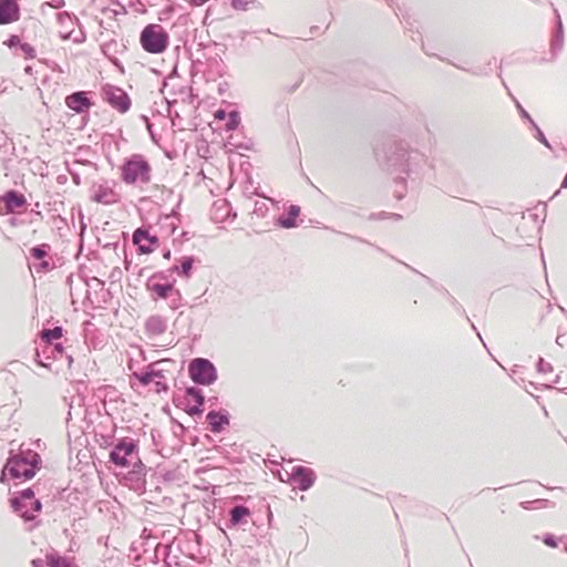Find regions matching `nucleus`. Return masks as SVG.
I'll return each instance as SVG.
<instances>
[{
    "mask_svg": "<svg viewBox=\"0 0 567 567\" xmlns=\"http://www.w3.org/2000/svg\"><path fill=\"white\" fill-rule=\"evenodd\" d=\"M374 155L380 166L393 175L394 197L401 200L405 197L406 181L420 184L424 177L426 157L403 141L388 140L374 148Z\"/></svg>",
    "mask_w": 567,
    "mask_h": 567,
    "instance_id": "1",
    "label": "nucleus"
},
{
    "mask_svg": "<svg viewBox=\"0 0 567 567\" xmlns=\"http://www.w3.org/2000/svg\"><path fill=\"white\" fill-rule=\"evenodd\" d=\"M42 467L41 455L22 443L18 451L10 450L6 460L9 478L22 482L32 480Z\"/></svg>",
    "mask_w": 567,
    "mask_h": 567,
    "instance_id": "2",
    "label": "nucleus"
},
{
    "mask_svg": "<svg viewBox=\"0 0 567 567\" xmlns=\"http://www.w3.org/2000/svg\"><path fill=\"white\" fill-rule=\"evenodd\" d=\"M121 179L126 185L136 183L148 184L152 178V167L142 154H132L125 157L121 167Z\"/></svg>",
    "mask_w": 567,
    "mask_h": 567,
    "instance_id": "3",
    "label": "nucleus"
},
{
    "mask_svg": "<svg viewBox=\"0 0 567 567\" xmlns=\"http://www.w3.org/2000/svg\"><path fill=\"white\" fill-rule=\"evenodd\" d=\"M138 451L137 440L128 436L116 439L110 451L109 462L121 470L128 468L134 462L141 461Z\"/></svg>",
    "mask_w": 567,
    "mask_h": 567,
    "instance_id": "4",
    "label": "nucleus"
},
{
    "mask_svg": "<svg viewBox=\"0 0 567 567\" xmlns=\"http://www.w3.org/2000/svg\"><path fill=\"white\" fill-rule=\"evenodd\" d=\"M140 43L145 52L161 54L169 45V34L161 24L150 23L141 31Z\"/></svg>",
    "mask_w": 567,
    "mask_h": 567,
    "instance_id": "5",
    "label": "nucleus"
},
{
    "mask_svg": "<svg viewBox=\"0 0 567 567\" xmlns=\"http://www.w3.org/2000/svg\"><path fill=\"white\" fill-rule=\"evenodd\" d=\"M188 375L198 386H209L218 379L216 365L207 358L192 359L188 363Z\"/></svg>",
    "mask_w": 567,
    "mask_h": 567,
    "instance_id": "6",
    "label": "nucleus"
},
{
    "mask_svg": "<svg viewBox=\"0 0 567 567\" xmlns=\"http://www.w3.org/2000/svg\"><path fill=\"white\" fill-rule=\"evenodd\" d=\"M205 402L204 392L198 385L186 386L183 398H173L175 406L182 409L193 417L203 415Z\"/></svg>",
    "mask_w": 567,
    "mask_h": 567,
    "instance_id": "7",
    "label": "nucleus"
},
{
    "mask_svg": "<svg viewBox=\"0 0 567 567\" xmlns=\"http://www.w3.org/2000/svg\"><path fill=\"white\" fill-rule=\"evenodd\" d=\"M65 360L68 365L71 367L73 357L65 352V348L61 342L56 343H38L34 352V362L50 369L51 361Z\"/></svg>",
    "mask_w": 567,
    "mask_h": 567,
    "instance_id": "8",
    "label": "nucleus"
},
{
    "mask_svg": "<svg viewBox=\"0 0 567 567\" xmlns=\"http://www.w3.org/2000/svg\"><path fill=\"white\" fill-rule=\"evenodd\" d=\"M101 96L105 103L121 114L127 113L132 106L128 93L117 85L104 84L101 89Z\"/></svg>",
    "mask_w": 567,
    "mask_h": 567,
    "instance_id": "9",
    "label": "nucleus"
},
{
    "mask_svg": "<svg viewBox=\"0 0 567 567\" xmlns=\"http://www.w3.org/2000/svg\"><path fill=\"white\" fill-rule=\"evenodd\" d=\"M126 472H120L121 475L120 482L127 486L130 489H133L138 493H143L146 489V473L147 468L144 463L141 461L134 462L131 467L125 468Z\"/></svg>",
    "mask_w": 567,
    "mask_h": 567,
    "instance_id": "10",
    "label": "nucleus"
},
{
    "mask_svg": "<svg viewBox=\"0 0 567 567\" xmlns=\"http://www.w3.org/2000/svg\"><path fill=\"white\" fill-rule=\"evenodd\" d=\"M146 290L151 292V298L154 301L167 300L172 298L171 308L177 309L182 299V293L175 288V284L172 282H152L145 284Z\"/></svg>",
    "mask_w": 567,
    "mask_h": 567,
    "instance_id": "11",
    "label": "nucleus"
},
{
    "mask_svg": "<svg viewBox=\"0 0 567 567\" xmlns=\"http://www.w3.org/2000/svg\"><path fill=\"white\" fill-rule=\"evenodd\" d=\"M39 485L37 483L32 487H27L22 491L16 493L14 496L10 498V505L14 513H18L24 522H31L34 519V515L30 513L27 505H24V501H29L30 503L35 498V487Z\"/></svg>",
    "mask_w": 567,
    "mask_h": 567,
    "instance_id": "12",
    "label": "nucleus"
},
{
    "mask_svg": "<svg viewBox=\"0 0 567 567\" xmlns=\"http://www.w3.org/2000/svg\"><path fill=\"white\" fill-rule=\"evenodd\" d=\"M316 480L315 470L303 465H295L289 474V482L301 492L310 489Z\"/></svg>",
    "mask_w": 567,
    "mask_h": 567,
    "instance_id": "13",
    "label": "nucleus"
},
{
    "mask_svg": "<svg viewBox=\"0 0 567 567\" xmlns=\"http://www.w3.org/2000/svg\"><path fill=\"white\" fill-rule=\"evenodd\" d=\"M132 241L137 246L141 255H148L159 246V239L156 235L150 233L148 227L142 226L134 230Z\"/></svg>",
    "mask_w": 567,
    "mask_h": 567,
    "instance_id": "14",
    "label": "nucleus"
},
{
    "mask_svg": "<svg viewBox=\"0 0 567 567\" xmlns=\"http://www.w3.org/2000/svg\"><path fill=\"white\" fill-rule=\"evenodd\" d=\"M252 516V511L246 504H234L228 509V519L225 526L231 528H244Z\"/></svg>",
    "mask_w": 567,
    "mask_h": 567,
    "instance_id": "15",
    "label": "nucleus"
},
{
    "mask_svg": "<svg viewBox=\"0 0 567 567\" xmlns=\"http://www.w3.org/2000/svg\"><path fill=\"white\" fill-rule=\"evenodd\" d=\"M93 104L91 92L89 91H75L65 97L66 107L76 114L87 112Z\"/></svg>",
    "mask_w": 567,
    "mask_h": 567,
    "instance_id": "16",
    "label": "nucleus"
},
{
    "mask_svg": "<svg viewBox=\"0 0 567 567\" xmlns=\"http://www.w3.org/2000/svg\"><path fill=\"white\" fill-rule=\"evenodd\" d=\"M90 198L92 202L103 205H113L120 200V196L112 187L106 185V182L103 184H93Z\"/></svg>",
    "mask_w": 567,
    "mask_h": 567,
    "instance_id": "17",
    "label": "nucleus"
},
{
    "mask_svg": "<svg viewBox=\"0 0 567 567\" xmlns=\"http://www.w3.org/2000/svg\"><path fill=\"white\" fill-rule=\"evenodd\" d=\"M210 432L221 433L230 424V413L226 409L210 410L206 414Z\"/></svg>",
    "mask_w": 567,
    "mask_h": 567,
    "instance_id": "18",
    "label": "nucleus"
},
{
    "mask_svg": "<svg viewBox=\"0 0 567 567\" xmlns=\"http://www.w3.org/2000/svg\"><path fill=\"white\" fill-rule=\"evenodd\" d=\"M20 16L19 0H0V25L13 23Z\"/></svg>",
    "mask_w": 567,
    "mask_h": 567,
    "instance_id": "19",
    "label": "nucleus"
},
{
    "mask_svg": "<svg viewBox=\"0 0 567 567\" xmlns=\"http://www.w3.org/2000/svg\"><path fill=\"white\" fill-rule=\"evenodd\" d=\"M58 21L61 23V24H64L65 21H69L72 25L73 24H78L79 27H81V23H80V20L78 19L76 16H74L73 13L71 12H68V11H63V12H60L58 14ZM61 38L63 40H68V39H72V41L74 43H82L85 41L86 39V34L85 32L82 30V28H80V31L76 35H73V31H69L66 33H62L61 34Z\"/></svg>",
    "mask_w": 567,
    "mask_h": 567,
    "instance_id": "20",
    "label": "nucleus"
},
{
    "mask_svg": "<svg viewBox=\"0 0 567 567\" xmlns=\"http://www.w3.org/2000/svg\"><path fill=\"white\" fill-rule=\"evenodd\" d=\"M0 202L4 203L7 214H11L27 205L25 196L16 189H9L0 195Z\"/></svg>",
    "mask_w": 567,
    "mask_h": 567,
    "instance_id": "21",
    "label": "nucleus"
},
{
    "mask_svg": "<svg viewBox=\"0 0 567 567\" xmlns=\"http://www.w3.org/2000/svg\"><path fill=\"white\" fill-rule=\"evenodd\" d=\"M300 213V206L290 205L284 214L278 216V218L275 221V225L284 229L295 228L298 226L297 219Z\"/></svg>",
    "mask_w": 567,
    "mask_h": 567,
    "instance_id": "22",
    "label": "nucleus"
},
{
    "mask_svg": "<svg viewBox=\"0 0 567 567\" xmlns=\"http://www.w3.org/2000/svg\"><path fill=\"white\" fill-rule=\"evenodd\" d=\"M197 258L193 255L183 256L177 260V264L172 266V271L178 277L188 280L193 276L194 264Z\"/></svg>",
    "mask_w": 567,
    "mask_h": 567,
    "instance_id": "23",
    "label": "nucleus"
},
{
    "mask_svg": "<svg viewBox=\"0 0 567 567\" xmlns=\"http://www.w3.org/2000/svg\"><path fill=\"white\" fill-rule=\"evenodd\" d=\"M156 363L146 365L142 371L134 372L132 377L136 379L143 386H147L155 379H164V371L155 369Z\"/></svg>",
    "mask_w": 567,
    "mask_h": 567,
    "instance_id": "24",
    "label": "nucleus"
},
{
    "mask_svg": "<svg viewBox=\"0 0 567 567\" xmlns=\"http://www.w3.org/2000/svg\"><path fill=\"white\" fill-rule=\"evenodd\" d=\"M45 561L49 567H79L74 558L61 555L59 551L51 549L47 553Z\"/></svg>",
    "mask_w": 567,
    "mask_h": 567,
    "instance_id": "25",
    "label": "nucleus"
},
{
    "mask_svg": "<svg viewBox=\"0 0 567 567\" xmlns=\"http://www.w3.org/2000/svg\"><path fill=\"white\" fill-rule=\"evenodd\" d=\"M556 16L555 31L550 42V51L553 55H556L564 45V25L557 9H554Z\"/></svg>",
    "mask_w": 567,
    "mask_h": 567,
    "instance_id": "26",
    "label": "nucleus"
},
{
    "mask_svg": "<svg viewBox=\"0 0 567 567\" xmlns=\"http://www.w3.org/2000/svg\"><path fill=\"white\" fill-rule=\"evenodd\" d=\"M166 319L161 316H151L145 322V330L150 336H161L166 331Z\"/></svg>",
    "mask_w": 567,
    "mask_h": 567,
    "instance_id": "27",
    "label": "nucleus"
},
{
    "mask_svg": "<svg viewBox=\"0 0 567 567\" xmlns=\"http://www.w3.org/2000/svg\"><path fill=\"white\" fill-rule=\"evenodd\" d=\"M14 151V143L7 135H3V144H0V161L4 171L10 169V155H12Z\"/></svg>",
    "mask_w": 567,
    "mask_h": 567,
    "instance_id": "28",
    "label": "nucleus"
},
{
    "mask_svg": "<svg viewBox=\"0 0 567 567\" xmlns=\"http://www.w3.org/2000/svg\"><path fill=\"white\" fill-rule=\"evenodd\" d=\"M429 285L434 287L439 292H441L444 297L447 298V301L452 305V307L460 313L465 315V309L462 307V305L449 292L446 288L443 286H437L430 277L420 274Z\"/></svg>",
    "mask_w": 567,
    "mask_h": 567,
    "instance_id": "29",
    "label": "nucleus"
},
{
    "mask_svg": "<svg viewBox=\"0 0 567 567\" xmlns=\"http://www.w3.org/2000/svg\"><path fill=\"white\" fill-rule=\"evenodd\" d=\"M63 328L62 326H55L53 328L42 329L39 332L40 341L39 343H56L55 341L59 340L63 336Z\"/></svg>",
    "mask_w": 567,
    "mask_h": 567,
    "instance_id": "30",
    "label": "nucleus"
},
{
    "mask_svg": "<svg viewBox=\"0 0 567 567\" xmlns=\"http://www.w3.org/2000/svg\"><path fill=\"white\" fill-rule=\"evenodd\" d=\"M174 275L175 274H174V271H172V267H169L166 270H159V271L154 272L152 276L148 277V279L146 280V284H152V282L176 284V279L173 277Z\"/></svg>",
    "mask_w": 567,
    "mask_h": 567,
    "instance_id": "31",
    "label": "nucleus"
},
{
    "mask_svg": "<svg viewBox=\"0 0 567 567\" xmlns=\"http://www.w3.org/2000/svg\"><path fill=\"white\" fill-rule=\"evenodd\" d=\"M252 145H254V143L251 142V140H248L246 142L238 141L237 135H230L226 142V147H228L229 151H233V150L249 151L252 148Z\"/></svg>",
    "mask_w": 567,
    "mask_h": 567,
    "instance_id": "32",
    "label": "nucleus"
},
{
    "mask_svg": "<svg viewBox=\"0 0 567 567\" xmlns=\"http://www.w3.org/2000/svg\"><path fill=\"white\" fill-rule=\"evenodd\" d=\"M172 546L168 544L158 543L154 550L152 561L158 564L161 559L169 558Z\"/></svg>",
    "mask_w": 567,
    "mask_h": 567,
    "instance_id": "33",
    "label": "nucleus"
},
{
    "mask_svg": "<svg viewBox=\"0 0 567 567\" xmlns=\"http://www.w3.org/2000/svg\"><path fill=\"white\" fill-rule=\"evenodd\" d=\"M51 246L49 244H39L30 249V255L34 259L42 260L49 255Z\"/></svg>",
    "mask_w": 567,
    "mask_h": 567,
    "instance_id": "34",
    "label": "nucleus"
},
{
    "mask_svg": "<svg viewBox=\"0 0 567 567\" xmlns=\"http://www.w3.org/2000/svg\"><path fill=\"white\" fill-rule=\"evenodd\" d=\"M549 504V501L548 499H545V498H536L534 501H524V502H520L519 506L526 511H532V509H539V508H545L547 507V505Z\"/></svg>",
    "mask_w": 567,
    "mask_h": 567,
    "instance_id": "35",
    "label": "nucleus"
},
{
    "mask_svg": "<svg viewBox=\"0 0 567 567\" xmlns=\"http://www.w3.org/2000/svg\"><path fill=\"white\" fill-rule=\"evenodd\" d=\"M240 125V113L237 110H233L228 114V118L225 124L226 131H235Z\"/></svg>",
    "mask_w": 567,
    "mask_h": 567,
    "instance_id": "36",
    "label": "nucleus"
},
{
    "mask_svg": "<svg viewBox=\"0 0 567 567\" xmlns=\"http://www.w3.org/2000/svg\"><path fill=\"white\" fill-rule=\"evenodd\" d=\"M532 130L534 131V137L542 143L545 147L551 150V145L547 137L545 136L544 132L540 130V127L537 125L535 121L533 123H529Z\"/></svg>",
    "mask_w": 567,
    "mask_h": 567,
    "instance_id": "37",
    "label": "nucleus"
},
{
    "mask_svg": "<svg viewBox=\"0 0 567 567\" xmlns=\"http://www.w3.org/2000/svg\"><path fill=\"white\" fill-rule=\"evenodd\" d=\"M509 97L512 99L519 116L522 120L527 121L528 123H533V117L530 114L524 109V106L520 104V102L513 95L512 92H509Z\"/></svg>",
    "mask_w": 567,
    "mask_h": 567,
    "instance_id": "38",
    "label": "nucleus"
},
{
    "mask_svg": "<svg viewBox=\"0 0 567 567\" xmlns=\"http://www.w3.org/2000/svg\"><path fill=\"white\" fill-rule=\"evenodd\" d=\"M560 539L561 538H558L551 533H546L543 535V543L550 548L558 547Z\"/></svg>",
    "mask_w": 567,
    "mask_h": 567,
    "instance_id": "39",
    "label": "nucleus"
},
{
    "mask_svg": "<svg viewBox=\"0 0 567 567\" xmlns=\"http://www.w3.org/2000/svg\"><path fill=\"white\" fill-rule=\"evenodd\" d=\"M19 49L22 51L24 59L32 60L35 58V49L30 43L22 42Z\"/></svg>",
    "mask_w": 567,
    "mask_h": 567,
    "instance_id": "40",
    "label": "nucleus"
},
{
    "mask_svg": "<svg viewBox=\"0 0 567 567\" xmlns=\"http://www.w3.org/2000/svg\"><path fill=\"white\" fill-rule=\"evenodd\" d=\"M536 370L539 373L551 372L553 371V365L549 362L545 361L544 358L539 357L537 362H536Z\"/></svg>",
    "mask_w": 567,
    "mask_h": 567,
    "instance_id": "41",
    "label": "nucleus"
},
{
    "mask_svg": "<svg viewBox=\"0 0 567 567\" xmlns=\"http://www.w3.org/2000/svg\"><path fill=\"white\" fill-rule=\"evenodd\" d=\"M22 41L20 39L19 35L17 34H11L6 41H4V44L9 48V49H19L20 45H21Z\"/></svg>",
    "mask_w": 567,
    "mask_h": 567,
    "instance_id": "42",
    "label": "nucleus"
},
{
    "mask_svg": "<svg viewBox=\"0 0 567 567\" xmlns=\"http://www.w3.org/2000/svg\"><path fill=\"white\" fill-rule=\"evenodd\" d=\"M255 1L247 0H231L230 6L235 10L247 11L249 3H254Z\"/></svg>",
    "mask_w": 567,
    "mask_h": 567,
    "instance_id": "43",
    "label": "nucleus"
},
{
    "mask_svg": "<svg viewBox=\"0 0 567 567\" xmlns=\"http://www.w3.org/2000/svg\"><path fill=\"white\" fill-rule=\"evenodd\" d=\"M454 66L461 69V70H464L466 72H470L471 74L473 75H476V76H486L489 74V72L485 69V68H476V69H465V68H462L455 63H452Z\"/></svg>",
    "mask_w": 567,
    "mask_h": 567,
    "instance_id": "44",
    "label": "nucleus"
},
{
    "mask_svg": "<svg viewBox=\"0 0 567 567\" xmlns=\"http://www.w3.org/2000/svg\"><path fill=\"white\" fill-rule=\"evenodd\" d=\"M175 10V4L174 2L172 1H168V4L161 11V17H159V20L161 21H164L166 20L168 17L172 16V13L174 12Z\"/></svg>",
    "mask_w": 567,
    "mask_h": 567,
    "instance_id": "45",
    "label": "nucleus"
},
{
    "mask_svg": "<svg viewBox=\"0 0 567 567\" xmlns=\"http://www.w3.org/2000/svg\"><path fill=\"white\" fill-rule=\"evenodd\" d=\"M34 267H35V271L39 274L48 272L53 268L52 265L50 264V261L47 259L40 260V262L38 265H35Z\"/></svg>",
    "mask_w": 567,
    "mask_h": 567,
    "instance_id": "46",
    "label": "nucleus"
},
{
    "mask_svg": "<svg viewBox=\"0 0 567 567\" xmlns=\"http://www.w3.org/2000/svg\"><path fill=\"white\" fill-rule=\"evenodd\" d=\"M268 212V206L265 204V203H259L257 202L255 204V208H254V213L257 215V216H261L264 217L266 215V213Z\"/></svg>",
    "mask_w": 567,
    "mask_h": 567,
    "instance_id": "47",
    "label": "nucleus"
},
{
    "mask_svg": "<svg viewBox=\"0 0 567 567\" xmlns=\"http://www.w3.org/2000/svg\"><path fill=\"white\" fill-rule=\"evenodd\" d=\"M154 382H155V386H156V392L157 393L167 392L168 391L169 388H168V384L165 381V378L164 379H155Z\"/></svg>",
    "mask_w": 567,
    "mask_h": 567,
    "instance_id": "48",
    "label": "nucleus"
},
{
    "mask_svg": "<svg viewBox=\"0 0 567 567\" xmlns=\"http://www.w3.org/2000/svg\"><path fill=\"white\" fill-rule=\"evenodd\" d=\"M42 509V503L39 498H34L31 503H30V513H32L34 516L35 514L40 513Z\"/></svg>",
    "mask_w": 567,
    "mask_h": 567,
    "instance_id": "49",
    "label": "nucleus"
},
{
    "mask_svg": "<svg viewBox=\"0 0 567 567\" xmlns=\"http://www.w3.org/2000/svg\"><path fill=\"white\" fill-rule=\"evenodd\" d=\"M116 47H117V42L113 40V41L106 42L102 47V50L105 54H107L110 51L117 52Z\"/></svg>",
    "mask_w": 567,
    "mask_h": 567,
    "instance_id": "50",
    "label": "nucleus"
},
{
    "mask_svg": "<svg viewBox=\"0 0 567 567\" xmlns=\"http://www.w3.org/2000/svg\"><path fill=\"white\" fill-rule=\"evenodd\" d=\"M86 223L84 221V216L83 214L80 212V237L83 238L85 231H86Z\"/></svg>",
    "mask_w": 567,
    "mask_h": 567,
    "instance_id": "51",
    "label": "nucleus"
},
{
    "mask_svg": "<svg viewBox=\"0 0 567 567\" xmlns=\"http://www.w3.org/2000/svg\"><path fill=\"white\" fill-rule=\"evenodd\" d=\"M68 172L71 175L73 183L75 185H80L81 184V176H80V174L78 172L71 171L70 168H68Z\"/></svg>",
    "mask_w": 567,
    "mask_h": 567,
    "instance_id": "52",
    "label": "nucleus"
},
{
    "mask_svg": "<svg viewBox=\"0 0 567 567\" xmlns=\"http://www.w3.org/2000/svg\"><path fill=\"white\" fill-rule=\"evenodd\" d=\"M146 130L150 134V137L151 140L155 143V144H158V140H157V136H156V133L154 132V128H153V124L146 126Z\"/></svg>",
    "mask_w": 567,
    "mask_h": 567,
    "instance_id": "53",
    "label": "nucleus"
},
{
    "mask_svg": "<svg viewBox=\"0 0 567 567\" xmlns=\"http://www.w3.org/2000/svg\"><path fill=\"white\" fill-rule=\"evenodd\" d=\"M8 476H9V473H8V470H6V464H4L1 470V473H0V483H2V484L8 483V480H9Z\"/></svg>",
    "mask_w": 567,
    "mask_h": 567,
    "instance_id": "54",
    "label": "nucleus"
},
{
    "mask_svg": "<svg viewBox=\"0 0 567 567\" xmlns=\"http://www.w3.org/2000/svg\"><path fill=\"white\" fill-rule=\"evenodd\" d=\"M50 6L54 9H62L65 6V1L64 0H52Z\"/></svg>",
    "mask_w": 567,
    "mask_h": 567,
    "instance_id": "55",
    "label": "nucleus"
},
{
    "mask_svg": "<svg viewBox=\"0 0 567 567\" xmlns=\"http://www.w3.org/2000/svg\"><path fill=\"white\" fill-rule=\"evenodd\" d=\"M301 84V80L297 81L295 84L292 85H289V86H286L285 90L288 92V93H293Z\"/></svg>",
    "mask_w": 567,
    "mask_h": 567,
    "instance_id": "56",
    "label": "nucleus"
},
{
    "mask_svg": "<svg viewBox=\"0 0 567 567\" xmlns=\"http://www.w3.org/2000/svg\"><path fill=\"white\" fill-rule=\"evenodd\" d=\"M172 422L175 426H177V430L181 431V434L185 433L187 431V429L181 423L178 422L177 420L175 419H172Z\"/></svg>",
    "mask_w": 567,
    "mask_h": 567,
    "instance_id": "57",
    "label": "nucleus"
},
{
    "mask_svg": "<svg viewBox=\"0 0 567 567\" xmlns=\"http://www.w3.org/2000/svg\"><path fill=\"white\" fill-rule=\"evenodd\" d=\"M32 567H44V561L41 558H35L31 560Z\"/></svg>",
    "mask_w": 567,
    "mask_h": 567,
    "instance_id": "58",
    "label": "nucleus"
},
{
    "mask_svg": "<svg viewBox=\"0 0 567 567\" xmlns=\"http://www.w3.org/2000/svg\"><path fill=\"white\" fill-rule=\"evenodd\" d=\"M564 340H565V334L564 333H558V336L556 338V343L559 347H564Z\"/></svg>",
    "mask_w": 567,
    "mask_h": 567,
    "instance_id": "59",
    "label": "nucleus"
},
{
    "mask_svg": "<svg viewBox=\"0 0 567 567\" xmlns=\"http://www.w3.org/2000/svg\"><path fill=\"white\" fill-rule=\"evenodd\" d=\"M497 75H498V78L502 80V84H503V86L505 87V90L507 91V94L509 95L511 90H509V87L507 86L506 82H505V81L503 80V78H502V65H499V73H498Z\"/></svg>",
    "mask_w": 567,
    "mask_h": 567,
    "instance_id": "60",
    "label": "nucleus"
},
{
    "mask_svg": "<svg viewBox=\"0 0 567 567\" xmlns=\"http://www.w3.org/2000/svg\"><path fill=\"white\" fill-rule=\"evenodd\" d=\"M216 117L221 120V118H225L226 117V112L224 110H218L216 112Z\"/></svg>",
    "mask_w": 567,
    "mask_h": 567,
    "instance_id": "61",
    "label": "nucleus"
},
{
    "mask_svg": "<svg viewBox=\"0 0 567 567\" xmlns=\"http://www.w3.org/2000/svg\"><path fill=\"white\" fill-rule=\"evenodd\" d=\"M171 257H172V251H171V249H168V248H167V249H165V250L163 251V258H165V259L169 260V259H171Z\"/></svg>",
    "mask_w": 567,
    "mask_h": 567,
    "instance_id": "62",
    "label": "nucleus"
},
{
    "mask_svg": "<svg viewBox=\"0 0 567 567\" xmlns=\"http://www.w3.org/2000/svg\"><path fill=\"white\" fill-rule=\"evenodd\" d=\"M141 118L145 123L146 126L153 124L147 115H141Z\"/></svg>",
    "mask_w": 567,
    "mask_h": 567,
    "instance_id": "63",
    "label": "nucleus"
},
{
    "mask_svg": "<svg viewBox=\"0 0 567 567\" xmlns=\"http://www.w3.org/2000/svg\"><path fill=\"white\" fill-rule=\"evenodd\" d=\"M560 188H567V173L565 174L561 181Z\"/></svg>",
    "mask_w": 567,
    "mask_h": 567,
    "instance_id": "64",
    "label": "nucleus"
}]
</instances>
